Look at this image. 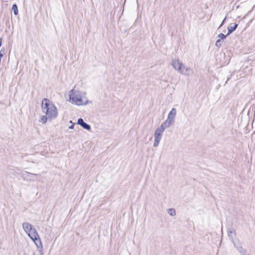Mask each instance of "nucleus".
<instances>
[{
	"label": "nucleus",
	"instance_id": "5701e85b",
	"mask_svg": "<svg viewBox=\"0 0 255 255\" xmlns=\"http://www.w3.org/2000/svg\"><path fill=\"white\" fill-rule=\"evenodd\" d=\"M1 39L0 38V47L1 46Z\"/></svg>",
	"mask_w": 255,
	"mask_h": 255
},
{
	"label": "nucleus",
	"instance_id": "a211bd4d",
	"mask_svg": "<svg viewBox=\"0 0 255 255\" xmlns=\"http://www.w3.org/2000/svg\"><path fill=\"white\" fill-rule=\"evenodd\" d=\"M160 139L154 138V141L153 143V146L154 147H157L159 143Z\"/></svg>",
	"mask_w": 255,
	"mask_h": 255
},
{
	"label": "nucleus",
	"instance_id": "b1692460",
	"mask_svg": "<svg viewBox=\"0 0 255 255\" xmlns=\"http://www.w3.org/2000/svg\"><path fill=\"white\" fill-rule=\"evenodd\" d=\"M185 69V67H184V68L183 67H182V70H183V71H184Z\"/></svg>",
	"mask_w": 255,
	"mask_h": 255
},
{
	"label": "nucleus",
	"instance_id": "9b49d317",
	"mask_svg": "<svg viewBox=\"0 0 255 255\" xmlns=\"http://www.w3.org/2000/svg\"><path fill=\"white\" fill-rule=\"evenodd\" d=\"M176 114V110L175 108H172L171 111L169 112L168 115V118L171 119L172 117L173 118V120L174 121V118Z\"/></svg>",
	"mask_w": 255,
	"mask_h": 255
},
{
	"label": "nucleus",
	"instance_id": "aec40b11",
	"mask_svg": "<svg viewBox=\"0 0 255 255\" xmlns=\"http://www.w3.org/2000/svg\"><path fill=\"white\" fill-rule=\"evenodd\" d=\"M226 19V17H225V18L223 19V20L222 21V22L221 24H220L219 27H221L224 24Z\"/></svg>",
	"mask_w": 255,
	"mask_h": 255
},
{
	"label": "nucleus",
	"instance_id": "6e6552de",
	"mask_svg": "<svg viewBox=\"0 0 255 255\" xmlns=\"http://www.w3.org/2000/svg\"><path fill=\"white\" fill-rule=\"evenodd\" d=\"M22 226L24 231L26 233V234L28 233V232H29V231L34 227L31 224L27 222H24Z\"/></svg>",
	"mask_w": 255,
	"mask_h": 255
},
{
	"label": "nucleus",
	"instance_id": "ddd939ff",
	"mask_svg": "<svg viewBox=\"0 0 255 255\" xmlns=\"http://www.w3.org/2000/svg\"><path fill=\"white\" fill-rule=\"evenodd\" d=\"M192 72H193V71L190 68L187 67V68H185L184 73H188V74H183L186 75H190V74H191L192 73Z\"/></svg>",
	"mask_w": 255,
	"mask_h": 255
},
{
	"label": "nucleus",
	"instance_id": "f257e3e1",
	"mask_svg": "<svg viewBox=\"0 0 255 255\" xmlns=\"http://www.w3.org/2000/svg\"><path fill=\"white\" fill-rule=\"evenodd\" d=\"M41 107L42 112L49 119L55 118L57 115V111L55 106L47 99L44 98L42 101Z\"/></svg>",
	"mask_w": 255,
	"mask_h": 255
},
{
	"label": "nucleus",
	"instance_id": "39448f33",
	"mask_svg": "<svg viewBox=\"0 0 255 255\" xmlns=\"http://www.w3.org/2000/svg\"><path fill=\"white\" fill-rule=\"evenodd\" d=\"M173 123L174 120L173 117H172V118L170 119L167 118V119L164 122H163L159 127H162L163 129L164 130L166 128H169L171 125H172Z\"/></svg>",
	"mask_w": 255,
	"mask_h": 255
},
{
	"label": "nucleus",
	"instance_id": "423d86ee",
	"mask_svg": "<svg viewBox=\"0 0 255 255\" xmlns=\"http://www.w3.org/2000/svg\"><path fill=\"white\" fill-rule=\"evenodd\" d=\"M77 124L80 125L84 129L90 130L91 129V126L84 122L82 118H79L78 120Z\"/></svg>",
	"mask_w": 255,
	"mask_h": 255
},
{
	"label": "nucleus",
	"instance_id": "412c9836",
	"mask_svg": "<svg viewBox=\"0 0 255 255\" xmlns=\"http://www.w3.org/2000/svg\"><path fill=\"white\" fill-rule=\"evenodd\" d=\"M75 126V124L72 123V125L69 127L70 129H73Z\"/></svg>",
	"mask_w": 255,
	"mask_h": 255
},
{
	"label": "nucleus",
	"instance_id": "9d476101",
	"mask_svg": "<svg viewBox=\"0 0 255 255\" xmlns=\"http://www.w3.org/2000/svg\"><path fill=\"white\" fill-rule=\"evenodd\" d=\"M235 230L234 229H230L228 230V235L231 240L233 241V235H235Z\"/></svg>",
	"mask_w": 255,
	"mask_h": 255
},
{
	"label": "nucleus",
	"instance_id": "2eb2a0df",
	"mask_svg": "<svg viewBox=\"0 0 255 255\" xmlns=\"http://www.w3.org/2000/svg\"><path fill=\"white\" fill-rule=\"evenodd\" d=\"M168 213L171 215V216H174L175 215V211L174 209H169L168 210Z\"/></svg>",
	"mask_w": 255,
	"mask_h": 255
},
{
	"label": "nucleus",
	"instance_id": "f3484780",
	"mask_svg": "<svg viewBox=\"0 0 255 255\" xmlns=\"http://www.w3.org/2000/svg\"><path fill=\"white\" fill-rule=\"evenodd\" d=\"M222 45V41L220 39H218L216 42V46L218 47H220Z\"/></svg>",
	"mask_w": 255,
	"mask_h": 255
},
{
	"label": "nucleus",
	"instance_id": "4be33fe9",
	"mask_svg": "<svg viewBox=\"0 0 255 255\" xmlns=\"http://www.w3.org/2000/svg\"><path fill=\"white\" fill-rule=\"evenodd\" d=\"M4 52V49H1L0 53H2L3 54V53Z\"/></svg>",
	"mask_w": 255,
	"mask_h": 255
},
{
	"label": "nucleus",
	"instance_id": "4468645a",
	"mask_svg": "<svg viewBox=\"0 0 255 255\" xmlns=\"http://www.w3.org/2000/svg\"><path fill=\"white\" fill-rule=\"evenodd\" d=\"M34 243L38 248H39L40 247L41 248H42V244L39 237L37 238V240H35V242Z\"/></svg>",
	"mask_w": 255,
	"mask_h": 255
},
{
	"label": "nucleus",
	"instance_id": "7ed1b4c3",
	"mask_svg": "<svg viewBox=\"0 0 255 255\" xmlns=\"http://www.w3.org/2000/svg\"><path fill=\"white\" fill-rule=\"evenodd\" d=\"M70 98L77 105H86L87 103V101L85 103L82 101V98L79 95H70Z\"/></svg>",
	"mask_w": 255,
	"mask_h": 255
},
{
	"label": "nucleus",
	"instance_id": "0eeeda50",
	"mask_svg": "<svg viewBox=\"0 0 255 255\" xmlns=\"http://www.w3.org/2000/svg\"><path fill=\"white\" fill-rule=\"evenodd\" d=\"M164 129H163L162 127V128H158L154 132V137L155 138L161 139L162 137V134L163 132L164 131Z\"/></svg>",
	"mask_w": 255,
	"mask_h": 255
},
{
	"label": "nucleus",
	"instance_id": "f8f14e48",
	"mask_svg": "<svg viewBox=\"0 0 255 255\" xmlns=\"http://www.w3.org/2000/svg\"><path fill=\"white\" fill-rule=\"evenodd\" d=\"M12 9L13 10L14 15H16L18 14V8L16 4H13L12 6Z\"/></svg>",
	"mask_w": 255,
	"mask_h": 255
},
{
	"label": "nucleus",
	"instance_id": "dca6fc26",
	"mask_svg": "<svg viewBox=\"0 0 255 255\" xmlns=\"http://www.w3.org/2000/svg\"><path fill=\"white\" fill-rule=\"evenodd\" d=\"M48 118V117L47 116V115H46V116H42L41 117V121L43 123H45L46 122H47V119Z\"/></svg>",
	"mask_w": 255,
	"mask_h": 255
},
{
	"label": "nucleus",
	"instance_id": "1a4fd4ad",
	"mask_svg": "<svg viewBox=\"0 0 255 255\" xmlns=\"http://www.w3.org/2000/svg\"><path fill=\"white\" fill-rule=\"evenodd\" d=\"M238 24L236 23H234L233 25H230L228 27V33L227 35H229L231 34L233 32H234L238 27Z\"/></svg>",
	"mask_w": 255,
	"mask_h": 255
},
{
	"label": "nucleus",
	"instance_id": "20e7f679",
	"mask_svg": "<svg viewBox=\"0 0 255 255\" xmlns=\"http://www.w3.org/2000/svg\"><path fill=\"white\" fill-rule=\"evenodd\" d=\"M27 234L34 242H35V240H37V238H39L37 232L34 227L29 232H28Z\"/></svg>",
	"mask_w": 255,
	"mask_h": 255
},
{
	"label": "nucleus",
	"instance_id": "6ab92c4d",
	"mask_svg": "<svg viewBox=\"0 0 255 255\" xmlns=\"http://www.w3.org/2000/svg\"><path fill=\"white\" fill-rule=\"evenodd\" d=\"M227 36V35H224L223 33H220L218 35V37L221 40V39H223L225 38Z\"/></svg>",
	"mask_w": 255,
	"mask_h": 255
},
{
	"label": "nucleus",
	"instance_id": "f03ea898",
	"mask_svg": "<svg viewBox=\"0 0 255 255\" xmlns=\"http://www.w3.org/2000/svg\"><path fill=\"white\" fill-rule=\"evenodd\" d=\"M171 65L175 70H177L181 74H187L186 73H184L183 70H182V67L184 68V65L179 62L178 60H173Z\"/></svg>",
	"mask_w": 255,
	"mask_h": 255
},
{
	"label": "nucleus",
	"instance_id": "393cba45",
	"mask_svg": "<svg viewBox=\"0 0 255 255\" xmlns=\"http://www.w3.org/2000/svg\"><path fill=\"white\" fill-rule=\"evenodd\" d=\"M242 249V247H240V248L238 249V250H239L240 252H241L240 250H241Z\"/></svg>",
	"mask_w": 255,
	"mask_h": 255
},
{
	"label": "nucleus",
	"instance_id": "a878e982",
	"mask_svg": "<svg viewBox=\"0 0 255 255\" xmlns=\"http://www.w3.org/2000/svg\"><path fill=\"white\" fill-rule=\"evenodd\" d=\"M229 79H230V78H228L227 79V81H226V83L227 82V81H228Z\"/></svg>",
	"mask_w": 255,
	"mask_h": 255
}]
</instances>
